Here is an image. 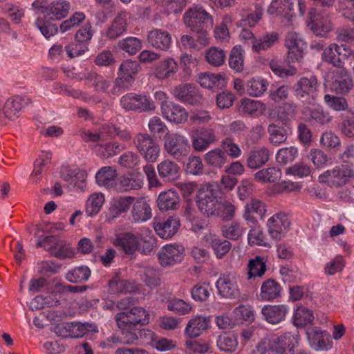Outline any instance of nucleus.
Returning a JSON list of instances; mask_svg holds the SVG:
<instances>
[{"instance_id": "43", "label": "nucleus", "mask_w": 354, "mask_h": 354, "mask_svg": "<svg viewBox=\"0 0 354 354\" xmlns=\"http://www.w3.org/2000/svg\"><path fill=\"white\" fill-rule=\"evenodd\" d=\"M113 243L121 247L126 253H130L138 250L139 245V234L126 233L117 236Z\"/></svg>"}, {"instance_id": "32", "label": "nucleus", "mask_w": 354, "mask_h": 354, "mask_svg": "<svg viewBox=\"0 0 354 354\" xmlns=\"http://www.w3.org/2000/svg\"><path fill=\"white\" fill-rule=\"evenodd\" d=\"M71 10V3L66 0L53 1L46 8V15L52 20H61L65 18Z\"/></svg>"}, {"instance_id": "45", "label": "nucleus", "mask_w": 354, "mask_h": 354, "mask_svg": "<svg viewBox=\"0 0 354 354\" xmlns=\"http://www.w3.org/2000/svg\"><path fill=\"white\" fill-rule=\"evenodd\" d=\"M278 40V33L274 32L267 33L260 38L253 39L252 42V49L256 53L268 50L277 44Z\"/></svg>"}, {"instance_id": "39", "label": "nucleus", "mask_w": 354, "mask_h": 354, "mask_svg": "<svg viewBox=\"0 0 354 354\" xmlns=\"http://www.w3.org/2000/svg\"><path fill=\"white\" fill-rule=\"evenodd\" d=\"M152 216L151 209L144 198H138L133 206L132 217L135 222L141 223L149 220Z\"/></svg>"}, {"instance_id": "56", "label": "nucleus", "mask_w": 354, "mask_h": 354, "mask_svg": "<svg viewBox=\"0 0 354 354\" xmlns=\"http://www.w3.org/2000/svg\"><path fill=\"white\" fill-rule=\"evenodd\" d=\"M196 93L194 86L191 84H181L176 86L171 91L172 95L178 100L193 103V97Z\"/></svg>"}, {"instance_id": "18", "label": "nucleus", "mask_w": 354, "mask_h": 354, "mask_svg": "<svg viewBox=\"0 0 354 354\" xmlns=\"http://www.w3.org/2000/svg\"><path fill=\"white\" fill-rule=\"evenodd\" d=\"M180 226V219L171 216L165 220L154 219L153 227L156 234L162 239H169L174 236Z\"/></svg>"}, {"instance_id": "58", "label": "nucleus", "mask_w": 354, "mask_h": 354, "mask_svg": "<svg viewBox=\"0 0 354 354\" xmlns=\"http://www.w3.org/2000/svg\"><path fill=\"white\" fill-rule=\"evenodd\" d=\"M241 106L243 111L255 115H264L266 113V105L261 101L251 99L241 100Z\"/></svg>"}, {"instance_id": "50", "label": "nucleus", "mask_w": 354, "mask_h": 354, "mask_svg": "<svg viewBox=\"0 0 354 354\" xmlns=\"http://www.w3.org/2000/svg\"><path fill=\"white\" fill-rule=\"evenodd\" d=\"M281 177V170L276 167L262 169L257 171L254 175V179L261 183H271L279 180Z\"/></svg>"}, {"instance_id": "11", "label": "nucleus", "mask_w": 354, "mask_h": 354, "mask_svg": "<svg viewBox=\"0 0 354 354\" xmlns=\"http://www.w3.org/2000/svg\"><path fill=\"white\" fill-rule=\"evenodd\" d=\"M38 245L48 250L52 255L60 259L72 258L75 255V251L66 241L55 236H48L39 241Z\"/></svg>"}, {"instance_id": "25", "label": "nucleus", "mask_w": 354, "mask_h": 354, "mask_svg": "<svg viewBox=\"0 0 354 354\" xmlns=\"http://www.w3.org/2000/svg\"><path fill=\"white\" fill-rule=\"evenodd\" d=\"M266 207L259 200L252 199L244 207L243 218L248 222L255 224L258 219H263L266 215Z\"/></svg>"}, {"instance_id": "49", "label": "nucleus", "mask_w": 354, "mask_h": 354, "mask_svg": "<svg viewBox=\"0 0 354 354\" xmlns=\"http://www.w3.org/2000/svg\"><path fill=\"white\" fill-rule=\"evenodd\" d=\"M308 26L318 37H324L331 30L330 21L325 17H317L308 22Z\"/></svg>"}, {"instance_id": "3", "label": "nucleus", "mask_w": 354, "mask_h": 354, "mask_svg": "<svg viewBox=\"0 0 354 354\" xmlns=\"http://www.w3.org/2000/svg\"><path fill=\"white\" fill-rule=\"evenodd\" d=\"M115 319L118 327L125 330L131 326L147 325L150 322V313L143 307L133 306L117 313Z\"/></svg>"}, {"instance_id": "35", "label": "nucleus", "mask_w": 354, "mask_h": 354, "mask_svg": "<svg viewBox=\"0 0 354 354\" xmlns=\"http://www.w3.org/2000/svg\"><path fill=\"white\" fill-rule=\"evenodd\" d=\"M128 18V12H121L118 13L107 29L106 36L110 39H115L123 35L127 30Z\"/></svg>"}, {"instance_id": "62", "label": "nucleus", "mask_w": 354, "mask_h": 354, "mask_svg": "<svg viewBox=\"0 0 354 354\" xmlns=\"http://www.w3.org/2000/svg\"><path fill=\"white\" fill-rule=\"evenodd\" d=\"M248 279L261 277L266 270V260L261 257L250 259L248 265Z\"/></svg>"}, {"instance_id": "14", "label": "nucleus", "mask_w": 354, "mask_h": 354, "mask_svg": "<svg viewBox=\"0 0 354 354\" xmlns=\"http://www.w3.org/2000/svg\"><path fill=\"white\" fill-rule=\"evenodd\" d=\"M307 340L315 351H328L333 347L330 334L318 326H312L306 330Z\"/></svg>"}, {"instance_id": "2", "label": "nucleus", "mask_w": 354, "mask_h": 354, "mask_svg": "<svg viewBox=\"0 0 354 354\" xmlns=\"http://www.w3.org/2000/svg\"><path fill=\"white\" fill-rule=\"evenodd\" d=\"M217 185L205 183L196 194V204L200 211L207 216H215L218 212L220 201L217 198Z\"/></svg>"}, {"instance_id": "17", "label": "nucleus", "mask_w": 354, "mask_h": 354, "mask_svg": "<svg viewBox=\"0 0 354 354\" xmlns=\"http://www.w3.org/2000/svg\"><path fill=\"white\" fill-rule=\"evenodd\" d=\"M317 88V79L310 77H301L294 87L295 95L300 100L310 103L316 96Z\"/></svg>"}, {"instance_id": "63", "label": "nucleus", "mask_w": 354, "mask_h": 354, "mask_svg": "<svg viewBox=\"0 0 354 354\" xmlns=\"http://www.w3.org/2000/svg\"><path fill=\"white\" fill-rule=\"evenodd\" d=\"M136 290L137 288L133 283L120 280L118 277L113 278L109 284V291L111 294L131 292Z\"/></svg>"}, {"instance_id": "41", "label": "nucleus", "mask_w": 354, "mask_h": 354, "mask_svg": "<svg viewBox=\"0 0 354 354\" xmlns=\"http://www.w3.org/2000/svg\"><path fill=\"white\" fill-rule=\"evenodd\" d=\"M51 159V154L48 151H41L34 163V169L30 174V180L37 184L42 178L43 173L46 171V165Z\"/></svg>"}, {"instance_id": "33", "label": "nucleus", "mask_w": 354, "mask_h": 354, "mask_svg": "<svg viewBox=\"0 0 354 354\" xmlns=\"http://www.w3.org/2000/svg\"><path fill=\"white\" fill-rule=\"evenodd\" d=\"M281 292L280 284L273 279H268L262 283L258 297L263 301H271L279 298Z\"/></svg>"}, {"instance_id": "51", "label": "nucleus", "mask_w": 354, "mask_h": 354, "mask_svg": "<svg viewBox=\"0 0 354 354\" xmlns=\"http://www.w3.org/2000/svg\"><path fill=\"white\" fill-rule=\"evenodd\" d=\"M116 177V171L111 167H104L95 174L96 183L100 187H112Z\"/></svg>"}, {"instance_id": "28", "label": "nucleus", "mask_w": 354, "mask_h": 354, "mask_svg": "<svg viewBox=\"0 0 354 354\" xmlns=\"http://www.w3.org/2000/svg\"><path fill=\"white\" fill-rule=\"evenodd\" d=\"M178 62L173 57H168L161 60L154 68L153 75L160 80H166L178 71Z\"/></svg>"}, {"instance_id": "38", "label": "nucleus", "mask_w": 354, "mask_h": 354, "mask_svg": "<svg viewBox=\"0 0 354 354\" xmlns=\"http://www.w3.org/2000/svg\"><path fill=\"white\" fill-rule=\"evenodd\" d=\"M203 241L212 246L216 257L218 259L223 257L232 247L230 242L221 240L211 233L205 234L203 236Z\"/></svg>"}, {"instance_id": "5", "label": "nucleus", "mask_w": 354, "mask_h": 354, "mask_svg": "<svg viewBox=\"0 0 354 354\" xmlns=\"http://www.w3.org/2000/svg\"><path fill=\"white\" fill-rule=\"evenodd\" d=\"M354 178L351 166L341 165L327 170L319 176V181L331 187H340L349 183Z\"/></svg>"}, {"instance_id": "46", "label": "nucleus", "mask_w": 354, "mask_h": 354, "mask_svg": "<svg viewBox=\"0 0 354 354\" xmlns=\"http://www.w3.org/2000/svg\"><path fill=\"white\" fill-rule=\"evenodd\" d=\"M314 315L311 310L304 306H297L292 315L293 324L297 327H304L313 323Z\"/></svg>"}, {"instance_id": "47", "label": "nucleus", "mask_w": 354, "mask_h": 354, "mask_svg": "<svg viewBox=\"0 0 354 354\" xmlns=\"http://www.w3.org/2000/svg\"><path fill=\"white\" fill-rule=\"evenodd\" d=\"M232 19L230 16L225 15L222 21L216 25L214 29L215 39L219 43H227L230 39V34L228 27L232 24Z\"/></svg>"}, {"instance_id": "24", "label": "nucleus", "mask_w": 354, "mask_h": 354, "mask_svg": "<svg viewBox=\"0 0 354 354\" xmlns=\"http://www.w3.org/2000/svg\"><path fill=\"white\" fill-rule=\"evenodd\" d=\"M192 147L196 151H203L216 141V136L213 130L201 129L196 130L190 135Z\"/></svg>"}, {"instance_id": "40", "label": "nucleus", "mask_w": 354, "mask_h": 354, "mask_svg": "<svg viewBox=\"0 0 354 354\" xmlns=\"http://www.w3.org/2000/svg\"><path fill=\"white\" fill-rule=\"evenodd\" d=\"M353 86V81L348 73L342 69L335 73L331 90L337 93H346L352 88Z\"/></svg>"}, {"instance_id": "53", "label": "nucleus", "mask_w": 354, "mask_h": 354, "mask_svg": "<svg viewBox=\"0 0 354 354\" xmlns=\"http://www.w3.org/2000/svg\"><path fill=\"white\" fill-rule=\"evenodd\" d=\"M87 174L84 170L76 169L71 171L64 180L73 188L83 191L86 187Z\"/></svg>"}, {"instance_id": "34", "label": "nucleus", "mask_w": 354, "mask_h": 354, "mask_svg": "<svg viewBox=\"0 0 354 354\" xmlns=\"http://www.w3.org/2000/svg\"><path fill=\"white\" fill-rule=\"evenodd\" d=\"M270 156V153L265 147L254 149L250 152L247 158V166L250 169H257L268 161Z\"/></svg>"}, {"instance_id": "22", "label": "nucleus", "mask_w": 354, "mask_h": 354, "mask_svg": "<svg viewBox=\"0 0 354 354\" xmlns=\"http://www.w3.org/2000/svg\"><path fill=\"white\" fill-rule=\"evenodd\" d=\"M289 308L285 304L265 305L261 308V315L264 320L271 324H277L285 320Z\"/></svg>"}, {"instance_id": "9", "label": "nucleus", "mask_w": 354, "mask_h": 354, "mask_svg": "<svg viewBox=\"0 0 354 354\" xmlns=\"http://www.w3.org/2000/svg\"><path fill=\"white\" fill-rule=\"evenodd\" d=\"M290 226V218L283 212L274 214L267 221L268 233L276 241H279L286 236Z\"/></svg>"}, {"instance_id": "30", "label": "nucleus", "mask_w": 354, "mask_h": 354, "mask_svg": "<svg viewBox=\"0 0 354 354\" xmlns=\"http://www.w3.org/2000/svg\"><path fill=\"white\" fill-rule=\"evenodd\" d=\"M147 41L153 48L167 50L171 46L172 39L168 32L161 29H154L148 32Z\"/></svg>"}, {"instance_id": "1", "label": "nucleus", "mask_w": 354, "mask_h": 354, "mask_svg": "<svg viewBox=\"0 0 354 354\" xmlns=\"http://www.w3.org/2000/svg\"><path fill=\"white\" fill-rule=\"evenodd\" d=\"M298 333L272 334L263 338L256 346L259 354H291L300 343Z\"/></svg>"}, {"instance_id": "26", "label": "nucleus", "mask_w": 354, "mask_h": 354, "mask_svg": "<svg viewBox=\"0 0 354 354\" xmlns=\"http://www.w3.org/2000/svg\"><path fill=\"white\" fill-rule=\"evenodd\" d=\"M180 204V196L174 189L161 192L157 198V205L161 212L176 210L179 208Z\"/></svg>"}, {"instance_id": "54", "label": "nucleus", "mask_w": 354, "mask_h": 354, "mask_svg": "<svg viewBox=\"0 0 354 354\" xmlns=\"http://www.w3.org/2000/svg\"><path fill=\"white\" fill-rule=\"evenodd\" d=\"M229 66L236 73L244 68V50L240 45L234 46L230 53Z\"/></svg>"}, {"instance_id": "44", "label": "nucleus", "mask_w": 354, "mask_h": 354, "mask_svg": "<svg viewBox=\"0 0 354 354\" xmlns=\"http://www.w3.org/2000/svg\"><path fill=\"white\" fill-rule=\"evenodd\" d=\"M269 83L263 77H254L246 84V93L253 97H261L267 91Z\"/></svg>"}, {"instance_id": "21", "label": "nucleus", "mask_w": 354, "mask_h": 354, "mask_svg": "<svg viewBox=\"0 0 354 354\" xmlns=\"http://www.w3.org/2000/svg\"><path fill=\"white\" fill-rule=\"evenodd\" d=\"M218 294L227 299H234L239 296L240 291L235 278L230 274L220 276L216 283Z\"/></svg>"}, {"instance_id": "12", "label": "nucleus", "mask_w": 354, "mask_h": 354, "mask_svg": "<svg viewBox=\"0 0 354 354\" xmlns=\"http://www.w3.org/2000/svg\"><path fill=\"white\" fill-rule=\"evenodd\" d=\"M185 254V248L178 244L171 243L164 245L158 253V259L163 267L172 266L180 263Z\"/></svg>"}, {"instance_id": "20", "label": "nucleus", "mask_w": 354, "mask_h": 354, "mask_svg": "<svg viewBox=\"0 0 354 354\" xmlns=\"http://www.w3.org/2000/svg\"><path fill=\"white\" fill-rule=\"evenodd\" d=\"M133 201V198L130 196L113 198L110 201L109 208L104 213L105 221L111 223L122 214L127 212Z\"/></svg>"}, {"instance_id": "60", "label": "nucleus", "mask_w": 354, "mask_h": 354, "mask_svg": "<svg viewBox=\"0 0 354 354\" xmlns=\"http://www.w3.org/2000/svg\"><path fill=\"white\" fill-rule=\"evenodd\" d=\"M26 104V101L19 95L8 99L4 105V115L7 118L12 119Z\"/></svg>"}, {"instance_id": "36", "label": "nucleus", "mask_w": 354, "mask_h": 354, "mask_svg": "<svg viewBox=\"0 0 354 354\" xmlns=\"http://www.w3.org/2000/svg\"><path fill=\"white\" fill-rule=\"evenodd\" d=\"M216 346L226 353H234L239 346L237 336L230 332L222 333L216 338Z\"/></svg>"}, {"instance_id": "61", "label": "nucleus", "mask_w": 354, "mask_h": 354, "mask_svg": "<svg viewBox=\"0 0 354 354\" xmlns=\"http://www.w3.org/2000/svg\"><path fill=\"white\" fill-rule=\"evenodd\" d=\"M232 316L236 323L243 322H252L254 320L255 315L252 308L249 305L241 304L235 308L232 312Z\"/></svg>"}, {"instance_id": "27", "label": "nucleus", "mask_w": 354, "mask_h": 354, "mask_svg": "<svg viewBox=\"0 0 354 354\" xmlns=\"http://www.w3.org/2000/svg\"><path fill=\"white\" fill-rule=\"evenodd\" d=\"M294 0H272L267 12L272 17H281L288 21L293 17Z\"/></svg>"}, {"instance_id": "42", "label": "nucleus", "mask_w": 354, "mask_h": 354, "mask_svg": "<svg viewBox=\"0 0 354 354\" xmlns=\"http://www.w3.org/2000/svg\"><path fill=\"white\" fill-rule=\"evenodd\" d=\"M105 197L101 192H94L89 195L85 204V213L88 216H96L102 209Z\"/></svg>"}, {"instance_id": "10", "label": "nucleus", "mask_w": 354, "mask_h": 354, "mask_svg": "<svg viewBox=\"0 0 354 354\" xmlns=\"http://www.w3.org/2000/svg\"><path fill=\"white\" fill-rule=\"evenodd\" d=\"M38 245L48 250L52 255L60 259L72 258L75 255V251L66 241L55 236H48L39 241Z\"/></svg>"}, {"instance_id": "59", "label": "nucleus", "mask_w": 354, "mask_h": 354, "mask_svg": "<svg viewBox=\"0 0 354 354\" xmlns=\"http://www.w3.org/2000/svg\"><path fill=\"white\" fill-rule=\"evenodd\" d=\"M269 140L276 146L285 142L288 137V131L284 127L270 124L268 127Z\"/></svg>"}, {"instance_id": "37", "label": "nucleus", "mask_w": 354, "mask_h": 354, "mask_svg": "<svg viewBox=\"0 0 354 354\" xmlns=\"http://www.w3.org/2000/svg\"><path fill=\"white\" fill-rule=\"evenodd\" d=\"M160 177L165 181H172L176 179L180 174V167L172 160L166 159L162 160L157 165Z\"/></svg>"}, {"instance_id": "8", "label": "nucleus", "mask_w": 354, "mask_h": 354, "mask_svg": "<svg viewBox=\"0 0 354 354\" xmlns=\"http://www.w3.org/2000/svg\"><path fill=\"white\" fill-rule=\"evenodd\" d=\"M287 49V59L290 62H300L304 55L306 43L302 37L296 32H289L285 39Z\"/></svg>"}, {"instance_id": "48", "label": "nucleus", "mask_w": 354, "mask_h": 354, "mask_svg": "<svg viewBox=\"0 0 354 354\" xmlns=\"http://www.w3.org/2000/svg\"><path fill=\"white\" fill-rule=\"evenodd\" d=\"M204 160L207 165L220 169L226 163L227 156L223 149L214 148L205 154Z\"/></svg>"}, {"instance_id": "6", "label": "nucleus", "mask_w": 354, "mask_h": 354, "mask_svg": "<svg viewBox=\"0 0 354 354\" xmlns=\"http://www.w3.org/2000/svg\"><path fill=\"white\" fill-rule=\"evenodd\" d=\"M164 149L177 160L186 157L190 151L188 139L178 133H167L164 138Z\"/></svg>"}, {"instance_id": "55", "label": "nucleus", "mask_w": 354, "mask_h": 354, "mask_svg": "<svg viewBox=\"0 0 354 354\" xmlns=\"http://www.w3.org/2000/svg\"><path fill=\"white\" fill-rule=\"evenodd\" d=\"M205 57L209 64L218 67L225 63L226 54L223 49L212 46L205 51Z\"/></svg>"}, {"instance_id": "31", "label": "nucleus", "mask_w": 354, "mask_h": 354, "mask_svg": "<svg viewBox=\"0 0 354 354\" xmlns=\"http://www.w3.org/2000/svg\"><path fill=\"white\" fill-rule=\"evenodd\" d=\"M62 290V283L59 279H55L52 283H48L43 278H37L32 279L29 282L28 290L32 295L42 291L54 294Z\"/></svg>"}, {"instance_id": "23", "label": "nucleus", "mask_w": 354, "mask_h": 354, "mask_svg": "<svg viewBox=\"0 0 354 354\" xmlns=\"http://www.w3.org/2000/svg\"><path fill=\"white\" fill-rule=\"evenodd\" d=\"M210 319L203 315H196L191 318L185 328V336L189 338H197L208 329Z\"/></svg>"}, {"instance_id": "4", "label": "nucleus", "mask_w": 354, "mask_h": 354, "mask_svg": "<svg viewBox=\"0 0 354 354\" xmlns=\"http://www.w3.org/2000/svg\"><path fill=\"white\" fill-rule=\"evenodd\" d=\"M136 149L148 162H155L160 156L158 143L147 133H138L133 138Z\"/></svg>"}, {"instance_id": "7", "label": "nucleus", "mask_w": 354, "mask_h": 354, "mask_svg": "<svg viewBox=\"0 0 354 354\" xmlns=\"http://www.w3.org/2000/svg\"><path fill=\"white\" fill-rule=\"evenodd\" d=\"M185 24L192 30L198 27L211 29L214 25L212 17L201 6H194L184 15Z\"/></svg>"}, {"instance_id": "64", "label": "nucleus", "mask_w": 354, "mask_h": 354, "mask_svg": "<svg viewBox=\"0 0 354 354\" xmlns=\"http://www.w3.org/2000/svg\"><path fill=\"white\" fill-rule=\"evenodd\" d=\"M90 275V269L87 266H82L68 270L66 274V279L71 283H80L87 281Z\"/></svg>"}, {"instance_id": "19", "label": "nucleus", "mask_w": 354, "mask_h": 354, "mask_svg": "<svg viewBox=\"0 0 354 354\" xmlns=\"http://www.w3.org/2000/svg\"><path fill=\"white\" fill-rule=\"evenodd\" d=\"M160 109L163 118L169 122L183 124L189 118V113L186 109L173 102H165L161 104Z\"/></svg>"}, {"instance_id": "29", "label": "nucleus", "mask_w": 354, "mask_h": 354, "mask_svg": "<svg viewBox=\"0 0 354 354\" xmlns=\"http://www.w3.org/2000/svg\"><path fill=\"white\" fill-rule=\"evenodd\" d=\"M226 75L224 73H203L198 75L197 81L204 88L217 89L224 87L226 84Z\"/></svg>"}, {"instance_id": "13", "label": "nucleus", "mask_w": 354, "mask_h": 354, "mask_svg": "<svg viewBox=\"0 0 354 354\" xmlns=\"http://www.w3.org/2000/svg\"><path fill=\"white\" fill-rule=\"evenodd\" d=\"M354 57V51L344 44H330L324 49L322 59L334 66H342L345 59Z\"/></svg>"}, {"instance_id": "57", "label": "nucleus", "mask_w": 354, "mask_h": 354, "mask_svg": "<svg viewBox=\"0 0 354 354\" xmlns=\"http://www.w3.org/2000/svg\"><path fill=\"white\" fill-rule=\"evenodd\" d=\"M120 183L125 190L139 189L143 185V177L140 173H129L120 178Z\"/></svg>"}, {"instance_id": "52", "label": "nucleus", "mask_w": 354, "mask_h": 354, "mask_svg": "<svg viewBox=\"0 0 354 354\" xmlns=\"http://www.w3.org/2000/svg\"><path fill=\"white\" fill-rule=\"evenodd\" d=\"M156 246V239L153 236L151 231L144 229L139 233V245L138 250L145 254H149Z\"/></svg>"}, {"instance_id": "15", "label": "nucleus", "mask_w": 354, "mask_h": 354, "mask_svg": "<svg viewBox=\"0 0 354 354\" xmlns=\"http://www.w3.org/2000/svg\"><path fill=\"white\" fill-rule=\"evenodd\" d=\"M120 103L126 110L149 111L156 109L155 103L145 95L127 94L121 98Z\"/></svg>"}, {"instance_id": "16", "label": "nucleus", "mask_w": 354, "mask_h": 354, "mask_svg": "<svg viewBox=\"0 0 354 354\" xmlns=\"http://www.w3.org/2000/svg\"><path fill=\"white\" fill-rule=\"evenodd\" d=\"M140 70V66L136 61L127 59L123 61L119 68L118 77L116 80L119 87L129 88Z\"/></svg>"}]
</instances>
